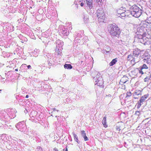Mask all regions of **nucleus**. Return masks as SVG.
Masks as SVG:
<instances>
[{"label":"nucleus","mask_w":151,"mask_h":151,"mask_svg":"<svg viewBox=\"0 0 151 151\" xmlns=\"http://www.w3.org/2000/svg\"><path fill=\"white\" fill-rule=\"evenodd\" d=\"M83 19L85 23H87L88 20V17L87 15L83 14Z\"/></svg>","instance_id":"obj_13"},{"label":"nucleus","mask_w":151,"mask_h":151,"mask_svg":"<svg viewBox=\"0 0 151 151\" xmlns=\"http://www.w3.org/2000/svg\"><path fill=\"white\" fill-rule=\"evenodd\" d=\"M128 80V78L126 76H124L121 79L119 84L122 85H124L125 86V85L124 84L128 83L129 82Z\"/></svg>","instance_id":"obj_6"},{"label":"nucleus","mask_w":151,"mask_h":151,"mask_svg":"<svg viewBox=\"0 0 151 151\" xmlns=\"http://www.w3.org/2000/svg\"><path fill=\"white\" fill-rule=\"evenodd\" d=\"M117 61V58H116L113 59L109 63V65L110 66H113L115 64Z\"/></svg>","instance_id":"obj_14"},{"label":"nucleus","mask_w":151,"mask_h":151,"mask_svg":"<svg viewBox=\"0 0 151 151\" xmlns=\"http://www.w3.org/2000/svg\"><path fill=\"white\" fill-rule=\"evenodd\" d=\"M141 69L143 70L144 69H148V67L145 64H144L142 66V67L141 68Z\"/></svg>","instance_id":"obj_24"},{"label":"nucleus","mask_w":151,"mask_h":151,"mask_svg":"<svg viewBox=\"0 0 151 151\" xmlns=\"http://www.w3.org/2000/svg\"><path fill=\"white\" fill-rule=\"evenodd\" d=\"M54 150H55V151H58L57 149L56 148H55L54 149Z\"/></svg>","instance_id":"obj_38"},{"label":"nucleus","mask_w":151,"mask_h":151,"mask_svg":"<svg viewBox=\"0 0 151 151\" xmlns=\"http://www.w3.org/2000/svg\"><path fill=\"white\" fill-rule=\"evenodd\" d=\"M150 76H148L146 77L144 79V81L145 82H147L149 80L150 78Z\"/></svg>","instance_id":"obj_25"},{"label":"nucleus","mask_w":151,"mask_h":151,"mask_svg":"<svg viewBox=\"0 0 151 151\" xmlns=\"http://www.w3.org/2000/svg\"><path fill=\"white\" fill-rule=\"evenodd\" d=\"M18 69H15V71H18Z\"/></svg>","instance_id":"obj_40"},{"label":"nucleus","mask_w":151,"mask_h":151,"mask_svg":"<svg viewBox=\"0 0 151 151\" xmlns=\"http://www.w3.org/2000/svg\"><path fill=\"white\" fill-rule=\"evenodd\" d=\"M147 25L144 24L142 26L137 29V36L135 38L139 39L140 42L142 43L145 44L146 42V36L147 34Z\"/></svg>","instance_id":"obj_1"},{"label":"nucleus","mask_w":151,"mask_h":151,"mask_svg":"<svg viewBox=\"0 0 151 151\" xmlns=\"http://www.w3.org/2000/svg\"><path fill=\"white\" fill-rule=\"evenodd\" d=\"M53 111H58L59 110H57L55 108H53Z\"/></svg>","instance_id":"obj_34"},{"label":"nucleus","mask_w":151,"mask_h":151,"mask_svg":"<svg viewBox=\"0 0 151 151\" xmlns=\"http://www.w3.org/2000/svg\"><path fill=\"white\" fill-rule=\"evenodd\" d=\"M96 14L97 17L98 19V21L103 22L105 17L103 9L101 8L97 10L96 11Z\"/></svg>","instance_id":"obj_5"},{"label":"nucleus","mask_w":151,"mask_h":151,"mask_svg":"<svg viewBox=\"0 0 151 151\" xmlns=\"http://www.w3.org/2000/svg\"><path fill=\"white\" fill-rule=\"evenodd\" d=\"M141 103H142L140 102L139 101H138V102L137 103L136 105H137V108L138 109L139 108L140 106H141L142 105L141 104Z\"/></svg>","instance_id":"obj_23"},{"label":"nucleus","mask_w":151,"mask_h":151,"mask_svg":"<svg viewBox=\"0 0 151 151\" xmlns=\"http://www.w3.org/2000/svg\"><path fill=\"white\" fill-rule=\"evenodd\" d=\"M27 68L28 69H31V66H30V65H28L27 66Z\"/></svg>","instance_id":"obj_33"},{"label":"nucleus","mask_w":151,"mask_h":151,"mask_svg":"<svg viewBox=\"0 0 151 151\" xmlns=\"http://www.w3.org/2000/svg\"><path fill=\"white\" fill-rule=\"evenodd\" d=\"M140 112L138 111H136L135 115L137 116H139L140 115Z\"/></svg>","instance_id":"obj_29"},{"label":"nucleus","mask_w":151,"mask_h":151,"mask_svg":"<svg viewBox=\"0 0 151 151\" xmlns=\"http://www.w3.org/2000/svg\"><path fill=\"white\" fill-rule=\"evenodd\" d=\"M48 64L50 66L51 65V63L50 62H48Z\"/></svg>","instance_id":"obj_37"},{"label":"nucleus","mask_w":151,"mask_h":151,"mask_svg":"<svg viewBox=\"0 0 151 151\" xmlns=\"http://www.w3.org/2000/svg\"><path fill=\"white\" fill-rule=\"evenodd\" d=\"M141 94V91L139 90H136L134 94V96H135L136 95H139V94Z\"/></svg>","instance_id":"obj_21"},{"label":"nucleus","mask_w":151,"mask_h":151,"mask_svg":"<svg viewBox=\"0 0 151 151\" xmlns=\"http://www.w3.org/2000/svg\"><path fill=\"white\" fill-rule=\"evenodd\" d=\"M86 2H87L88 1H93V0H86Z\"/></svg>","instance_id":"obj_36"},{"label":"nucleus","mask_w":151,"mask_h":151,"mask_svg":"<svg viewBox=\"0 0 151 151\" xmlns=\"http://www.w3.org/2000/svg\"><path fill=\"white\" fill-rule=\"evenodd\" d=\"M64 67L65 68L70 69L72 68V66L70 64H65L64 65Z\"/></svg>","instance_id":"obj_19"},{"label":"nucleus","mask_w":151,"mask_h":151,"mask_svg":"<svg viewBox=\"0 0 151 151\" xmlns=\"http://www.w3.org/2000/svg\"><path fill=\"white\" fill-rule=\"evenodd\" d=\"M142 70L141 69V68H140V70H139V72L140 73H141L142 74H144V73L142 71Z\"/></svg>","instance_id":"obj_31"},{"label":"nucleus","mask_w":151,"mask_h":151,"mask_svg":"<svg viewBox=\"0 0 151 151\" xmlns=\"http://www.w3.org/2000/svg\"><path fill=\"white\" fill-rule=\"evenodd\" d=\"M111 49L108 46H106L105 47V50L104 51V52L106 54L108 53L110 51Z\"/></svg>","instance_id":"obj_15"},{"label":"nucleus","mask_w":151,"mask_h":151,"mask_svg":"<svg viewBox=\"0 0 151 151\" xmlns=\"http://www.w3.org/2000/svg\"><path fill=\"white\" fill-rule=\"evenodd\" d=\"M65 151H68V149H67V148H66V150H65Z\"/></svg>","instance_id":"obj_41"},{"label":"nucleus","mask_w":151,"mask_h":151,"mask_svg":"<svg viewBox=\"0 0 151 151\" xmlns=\"http://www.w3.org/2000/svg\"><path fill=\"white\" fill-rule=\"evenodd\" d=\"M81 1H79V2H78V3H77V1H75V2H74V4H76V5H78V4H79V2H81Z\"/></svg>","instance_id":"obj_32"},{"label":"nucleus","mask_w":151,"mask_h":151,"mask_svg":"<svg viewBox=\"0 0 151 151\" xmlns=\"http://www.w3.org/2000/svg\"><path fill=\"white\" fill-rule=\"evenodd\" d=\"M117 12V13L119 14H121L123 12H125L124 10H123L122 9H118Z\"/></svg>","instance_id":"obj_20"},{"label":"nucleus","mask_w":151,"mask_h":151,"mask_svg":"<svg viewBox=\"0 0 151 151\" xmlns=\"http://www.w3.org/2000/svg\"><path fill=\"white\" fill-rule=\"evenodd\" d=\"M93 2V1H88L87 2H86L87 6L89 7L90 9H91L93 7L92 5V3Z\"/></svg>","instance_id":"obj_12"},{"label":"nucleus","mask_w":151,"mask_h":151,"mask_svg":"<svg viewBox=\"0 0 151 151\" xmlns=\"http://www.w3.org/2000/svg\"><path fill=\"white\" fill-rule=\"evenodd\" d=\"M131 95V93L130 92H127V93L126 97L130 96Z\"/></svg>","instance_id":"obj_28"},{"label":"nucleus","mask_w":151,"mask_h":151,"mask_svg":"<svg viewBox=\"0 0 151 151\" xmlns=\"http://www.w3.org/2000/svg\"><path fill=\"white\" fill-rule=\"evenodd\" d=\"M47 68H48L49 69H50V68H49V67H48Z\"/></svg>","instance_id":"obj_43"},{"label":"nucleus","mask_w":151,"mask_h":151,"mask_svg":"<svg viewBox=\"0 0 151 151\" xmlns=\"http://www.w3.org/2000/svg\"><path fill=\"white\" fill-rule=\"evenodd\" d=\"M141 52L140 50L138 49H135L133 52V55L134 56L133 59L131 60L132 62L135 63L138 62L139 61V58L138 56Z\"/></svg>","instance_id":"obj_4"},{"label":"nucleus","mask_w":151,"mask_h":151,"mask_svg":"<svg viewBox=\"0 0 151 151\" xmlns=\"http://www.w3.org/2000/svg\"><path fill=\"white\" fill-rule=\"evenodd\" d=\"M22 125V123L21 122H19L18 124H17L16 125V128L19 131H21V126Z\"/></svg>","instance_id":"obj_17"},{"label":"nucleus","mask_w":151,"mask_h":151,"mask_svg":"<svg viewBox=\"0 0 151 151\" xmlns=\"http://www.w3.org/2000/svg\"><path fill=\"white\" fill-rule=\"evenodd\" d=\"M99 81H96V82H95V84L97 85L98 86H102L103 84V79L102 78H100Z\"/></svg>","instance_id":"obj_9"},{"label":"nucleus","mask_w":151,"mask_h":151,"mask_svg":"<svg viewBox=\"0 0 151 151\" xmlns=\"http://www.w3.org/2000/svg\"><path fill=\"white\" fill-rule=\"evenodd\" d=\"M61 32V33L63 35L66 36H68L69 33V32L68 30L65 29L64 30H62Z\"/></svg>","instance_id":"obj_11"},{"label":"nucleus","mask_w":151,"mask_h":151,"mask_svg":"<svg viewBox=\"0 0 151 151\" xmlns=\"http://www.w3.org/2000/svg\"><path fill=\"white\" fill-rule=\"evenodd\" d=\"M80 4L81 6H83L84 5V3H83L81 2V3Z\"/></svg>","instance_id":"obj_35"},{"label":"nucleus","mask_w":151,"mask_h":151,"mask_svg":"<svg viewBox=\"0 0 151 151\" xmlns=\"http://www.w3.org/2000/svg\"><path fill=\"white\" fill-rule=\"evenodd\" d=\"M134 98H135V99L137 98V97H134Z\"/></svg>","instance_id":"obj_42"},{"label":"nucleus","mask_w":151,"mask_h":151,"mask_svg":"<svg viewBox=\"0 0 151 151\" xmlns=\"http://www.w3.org/2000/svg\"><path fill=\"white\" fill-rule=\"evenodd\" d=\"M73 137H74L75 140L76 142L78 143V144L80 143V141L78 140V137L77 135L76 134H75V133H73Z\"/></svg>","instance_id":"obj_18"},{"label":"nucleus","mask_w":151,"mask_h":151,"mask_svg":"<svg viewBox=\"0 0 151 151\" xmlns=\"http://www.w3.org/2000/svg\"><path fill=\"white\" fill-rule=\"evenodd\" d=\"M109 32L112 37H118L120 33L119 28L115 23L110 24L108 26Z\"/></svg>","instance_id":"obj_2"},{"label":"nucleus","mask_w":151,"mask_h":151,"mask_svg":"<svg viewBox=\"0 0 151 151\" xmlns=\"http://www.w3.org/2000/svg\"><path fill=\"white\" fill-rule=\"evenodd\" d=\"M120 16H121V18H122V17H125L126 15L124 14V12H123L122 14H120Z\"/></svg>","instance_id":"obj_30"},{"label":"nucleus","mask_w":151,"mask_h":151,"mask_svg":"<svg viewBox=\"0 0 151 151\" xmlns=\"http://www.w3.org/2000/svg\"><path fill=\"white\" fill-rule=\"evenodd\" d=\"M133 58L134 56L133 55H128L127 59V60H129L131 59L132 58L133 59Z\"/></svg>","instance_id":"obj_22"},{"label":"nucleus","mask_w":151,"mask_h":151,"mask_svg":"<svg viewBox=\"0 0 151 151\" xmlns=\"http://www.w3.org/2000/svg\"><path fill=\"white\" fill-rule=\"evenodd\" d=\"M148 96L149 95L148 94H147L144 95V96L141 97L139 101L140 102L143 103V102H144L146 99L147 98Z\"/></svg>","instance_id":"obj_8"},{"label":"nucleus","mask_w":151,"mask_h":151,"mask_svg":"<svg viewBox=\"0 0 151 151\" xmlns=\"http://www.w3.org/2000/svg\"><path fill=\"white\" fill-rule=\"evenodd\" d=\"M97 75L94 77H93V81L95 82H96V81H99V80H100L99 79L100 78H102L100 74L97 72Z\"/></svg>","instance_id":"obj_7"},{"label":"nucleus","mask_w":151,"mask_h":151,"mask_svg":"<svg viewBox=\"0 0 151 151\" xmlns=\"http://www.w3.org/2000/svg\"><path fill=\"white\" fill-rule=\"evenodd\" d=\"M106 116H104V117L103 118V119L102 121V123L103 125H104V127H107V125L106 123Z\"/></svg>","instance_id":"obj_16"},{"label":"nucleus","mask_w":151,"mask_h":151,"mask_svg":"<svg viewBox=\"0 0 151 151\" xmlns=\"http://www.w3.org/2000/svg\"><path fill=\"white\" fill-rule=\"evenodd\" d=\"M81 134L82 136L83 137L84 139V140L85 141H88V137L86 136V134L84 130L82 131H81Z\"/></svg>","instance_id":"obj_10"},{"label":"nucleus","mask_w":151,"mask_h":151,"mask_svg":"<svg viewBox=\"0 0 151 151\" xmlns=\"http://www.w3.org/2000/svg\"><path fill=\"white\" fill-rule=\"evenodd\" d=\"M121 129V127L120 126H116V129L119 131H120Z\"/></svg>","instance_id":"obj_27"},{"label":"nucleus","mask_w":151,"mask_h":151,"mask_svg":"<svg viewBox=\"0 0 151 151\" xmlns=\"http://www.w3.org/2000/svg\"><path fill=\"white\" fill-rule=\"evenodd\" d=\"M29 96L28 95H27L26 96V98H27L29 97Z\"/></svg>","instance_id":"obj_39"},{"label":"nucleus","mask_w":151,"mask_h":151,"mask_svg":"<svg viewBox=\"0 0 151 151\" xmlns=\"http://www.w3.org/2000/svg\"><path fill=\"white\" fill-rule=\"evenodd\" d=\"M42 148L40 147H38L36 149V150L37 151H41L42 150Z\"/></svg>","instance_id":"obj_26"},{"label":"nucleus","mask_w":151,"mask_h":151,"mask_svg":"<svg viewBox=\"0 0 151 151\" xmlns=\"http://www.w3.org/2000/svg\"><path fill=\"white\" fill-rule=\"evenodd\" d=\"M0 91H1V89L0 90Z\"/></svg>","instance_id":"obj_44"},{"label":"nucleus","mask_w":151,"mask_h":151,"mask_svg":"<svg viewBox=\"0 0 151 151\" xmlns=\"http://www.w3.org/2000/svg\"><path fill=\"white\" fill-rule=\"evenodd\" d=\"M131 14L133 17L138 18L140 16L142 13V10L137 6L134 5L130 8Z\"/></svg>","instance_id":"obj_3"}]
</instances>
